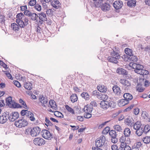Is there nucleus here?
<instances>
[{
    "label": "nucleus",
    "instance_id": "obj_1",
    "mask_svg": "<svg viewBox=\"0 0 150 150\" xmlns=\"http://www.w3.org/2000/svg\"><path fill=\"white\" fill-rule=\"evenodd\" d=\"M117 47H115L111 52L110 56L108 58V61L115 64L118 62V60L120 58V56L119 54V51L117 49Z\"/></svg>",
    "mask_w": 150,
    "mask_h": 150
},
{
    "label": "nucleus",
    "instance_id": "obj_2",
    "mask_svg": "<svg viewBox=\"0 0 150 150\" xmlns=\"http://www.w3.org/2000/svg\"><path fill=\"white\" fill-rule=\"evenodd\" d=\"M130 65V66L134 69V71L138 74H139L141 73V71L143 68V66L142 65L137 64V63H131Z\"/></svg>",
    "mask_w": 150,
    "mask_h": 150
},
{
    "label": "nucleus",
    "instance_id": "obj_3",
    "mask_svg": "<svg viewBox=\"0 0 150 150\" xmlns=\"http://www.w3.org/2000/svg\"><path fill=\"white\" fill-rule=\"evenodd\" d=\"M9 112H6L3 113L0 116V123L4 124L6 122L8 119L9 121Z\"/></svg>",
    "mask_w": 150,
    "mask_h": 150
},
{
    "label": "nucleus",
    "instance_id": "obj_4",
    "mask_svg": "<svg viewBox=\"0 0 150 150\" xmlns=\"http://www.w3.org/2000/svg\"><path fill=\"white\" fill-rule=\"evenodd\" d=\"M105 141V137L103 135L101 136L99 138V139H97L96 141V146L101 147L103 146Z\"/></svg>",
    "mask_w": 150,
    "mask_h": 150
},
{
    "label": "nucleus",
    "instance_id": "obj_5",
    "mask_svg": "<svg viewBox=\"0 0 150 150\" xmlns=\"http://www.w3.org/2000/svg\"><path fill=\"white\" fill-rule=\"evenodd\" d=\"M28 122L26 120H25L20 119L17 121H15V125L16 127H21L27 126Z\"/></svg>",
    "mask_w": 150,
    "mask_h": 150
},
{
    "label": "nucleus",
    "instance_id": "obj_6",
    "mask_svg": "<svg viewBox=\"0 0 150 150\" xmlns=\"http://www.w3.org/2000/svg\"><path fill=\"white\" fill-rule=\"evenodd\" d=\"M41 129L38 127H34L32 128L30 131V134L32 137H36L40 133Z\"/></svg>",
    "mask_w": 150,
    "mask_h": 150
},
{
    "label": "nucleus",
    "instance_id": "obj_7",
    "mask_svg": "<svg viewBox=\"0 0 150 150\" xmlns=\"http://www.w3.org/2000/svg\"><path fill=\"white\" fill-rule=\"evenodd\" d=\"M109 135L111 137V141L112 143H116L118 141V139L116 137V132L115 130H112L110 131L109 133Z\"/></svg>",
    "mask_w": 150,
    "mask_h": 150
},
{
    "label": "nucleus",
    "instance_id": "obj_8",
    "mask_svg": "<svg viewBox=\"0 0 150 150\" xmlns=\"http://www.w3.org/2000/svg\"><path fill=\"white\" fill-rule=\"evenodd\" d=\"M19 116V114L17 112H13L10 113H9V121L13 122L17 119Z\"/></svg>",
    "mask_w": 150,
    "mask_h": 150
},
{
    "label": "nucleus",
    "instance_id": "obj_9",
    "mask_svg": "<svg viewBox=\"0 0 150 150\" xmlns=\"http://www.w3.org/2000/svg\"><path fill=\"white\" fill-rule=\"evenodd\" d=\"M42 137L46 139H51L52 138L51 134L48 130L44 129L42 131Z\"/></svg>",
    "mask_w": 150,
    "mask_h": 150
},
{
    "label": "nucleus",
    "instance_id": "obj_10",
    "mask_svg": "<svg viewBox=\"0 0 150 150\" xmlns=\"http://www.w3.org/2000/svg\"><path fill=\"white\" fill-rule=\"evenodd\" d=\"M33 142L35 145L40 146L44 145L45 144V141L42 138L38 137L34 139Z\"/></svg>",
    "mask_w": 150,
    "mask_h": 150
},
{
    "label": "nucleus",
    "instance_id": "obj_11",
    "mask_svg": "<svg viewBox=\"0 0 150 150\" xmlns=\"http://www.w3.org/2000/svg\"><path fill=\"white\" fill-rule=\"evenodd\" d=\"M28 18L25 16L23 17L18 25L21 28H24L28 24Z\"/></svg>",
    "mask_w": 150,
    "mask_h": 150
},
{
    "label": "nucleus",
    "instance_id": "obj_12",
    "mask_svg": "<svg viewBox=\"0 0 150 150\" xmlns=\"http://www.w3.org/2000/svg\"><path fill=\"white\" fill-rule=\"evenodd\" d=\"M40 101L42 104V106L44 107H46V105H45L48 102V100L46 97H44L42 95H40L39 98Z\"/></svg>",
    "mask_w": 150,
    "mask_h": 150
},
{
    "label": "nucleus",
    "instance_id": "obj_13",
    "mask_svg": "<svg viewBox=\"0 0 150 150\" xmlns=\"http://www.w3.org/2000/svg\"><path fill=\"white\" fill-rule=\"evenodd\" d=\"M110 6L108 3H104L102 4L100 8L102 11L104 12L109 11L110 9Z\"/></svg>",
    "mask_w": 150,
    "mask_h": 150
},
{
    "label": "nucleus",
    "instance_id": "obj_14",
    "mask_svg": "<svg viewBox=\"0 0 150 150\" xmlns=\"http://www.w3.org/2000/svg\"><path fill=\"white\" fill-rule=\"evenodd\" d=\"M38 14L39 15L38 16L39 18L41 21H39V23L40 24H42V21H47V20L46 15L44 12H41L40 13H38Z\"/></svg>",
    "mask_w": 150,
    "mask_h": 150
},
{
    "label": "nucleus",
    "instance_id": "obj_15",
    "mask_svg": "<svg viewBox=\"0 0 150 150\" xmlns=\"http://www.w3.org/2000/svg\"><path fill=\"white\" fill-rule=\"evenodd\" d=\"M115 8L116 10L120 9L123 6L122 2L120 1H116L112 4Z\"/></svg>",
    "mask_w": 150,
    "mask_h": 150
},
{
    "label": "nucleus",
    "instance_id": "obj_16",
    "mask_svg": "<svg viewBox=\"0 0 150 150\" xmlns=\"http://www.w3.org/2000/svg\"><path fill=\"white\" fill-rule=\"evenodd\" d=\"M125 123L126 125L132 127H133L134 122L132 118H127L125 120Z\"/></svg>",
    "mask_w": 150,
    "mask_h": 150
},
{
    "label": "nucleus",
    "instance_id": "obj_17",
    "mask_svg": "<svg viewBox=\"0 0 150 150\" xmlns=\"http://www.w3.org/2000/svg\"><path fill=\"white\" fill-rule=\"evenodd\" d=\"M120 82L126 88L128 87L131 86L130 82L126 79H121Z\"/></svg>",
    "mask_w": 150,
    "mask_h": 150
},
{
    "label": "nucleus",
    "instance_id": "obj_18",
    "mask_svg": "<svg viewBox=\"0 0 150 150\" xmlns=\"http://www.w3.org/2000/svg\"><path fill=\"white\" fill-rule=\"evenodd\" d=\"M140 83H137L138 85H142V84L144 83V86L146 87H148L149 86L150 82L149 81L147 80L146 79H140L139 80Z\"/></svg>",
    "mask_w": 150,
    "mask_h": 150
},
{
    "label": "nucleus",
    "instance_id": "obj_19",
    "mask_svg": "<svg viewBox=\"0 0 150 150\" xmlns=\"http://www.w3.org/2000/svg\"><path fill=\"white\" fill-rule=\"evenodd\" d=\"M116 72L119 74L123 75H127L128 74V72L122 68H118L116 70Z\"/></svg>",
    "mask_w": 150,
    "mask_h": 150
},
{
    "label": "nucleus",
    "instance_id": "obj_20",
    "mask_svg": "<svg viewBox=\"0 0 150 150\" xmlns=\"http://www.w3.org/2000/svg\"><path fill=\"white\" fill-rule=\"evenodd\" d=\"M112 89L114 93L116 95H120L121 93V91L120 88L117 85H115L113 86Z\"/></svg>",
    "mask_w": 150,
    "mask_h": 150
},
{
    "label": "nucleus",
    "instance_id": "obj_21",
    "mask_svg": "<svg viewBox=\"0 0 150 150\" xmlns=\"http://www.w3.org/2000/svg\"><path fill=\"white\" fill-rule=\"evenodd\" d=\"M5 16L2 14L0 15V26L2 28L5 27Z\"/></svg>",
    "mask_w": 150,
    "mask_h": 150
},
{
    "label": "nucleus",
    "instance_id": "obj_22",
    "mask_svg": "<svg viewBox=\"0 0 150 150\" xmlns=\"http://www.w3.org/2000/svg\"><path fill=\"white\" fill-rule=\"evenodd\" d=\"M98 90L100 92L105 93L107 91V88L106 86L103 85H99L97 86Z\"/></svg>",
    "mask_w": 150,
    "mask_h": 150
},
{
    "label": "nucleus",
    "instance_id": "obj_23",
    "mask_svg": "<svg viewBox=\"0 0 150 150\" xmlns=\"http://www.w3.org/2000/svg\"><path fill=\"white\" fill-rule=\"evenodd\" d=\"M83 110L84 113H91L93 110V108L91 105H87L84 106Z\"/></svg>",
    "mask_w": 150,
    "mask_h": 150
},
{
    "label": "nucleus",
    "instance_id": "obj_24",
    "mask_svg": "<svg viewBox=\"0 0 150 150\" xmlns=\"http://www.w3.org/2000/svg\"><path fill=\"white\" fill-rule=\"evenodd\" d=\"M25 16L24 14L22 13H18L16 15L17 19L16 20V22L18 24Z\"/></svg>",
    "mask_w": 150,
    "mask_h": 150
},
{
    "label": "nucleus",
    "instance_id": "obj_25",
    "mask_svg": "<svg viewBox=\"0 0 150 150\" xmlns=\"http://www.w3.org/2000/svg\"><path fill=\"white\" fill-rule=\"evenodd\" d=\"M108 101H102L100 103V107L106 110L108 108Z\"/></svg>",
    "mask_w": 150,
    "mask_h": 150
},
{
    "label": "nucleus",
    "instance_id": "obj_26",
    "mask_svg": "<svg viewBox=\"0 0 150 150\" xmlns=\"http://www.w3.org/2000/svg\"><path fill=\"white\" fill-rule=\"evenodd\" d=\"M51 2L52 6L56 9L58 8L61 6L60 3L57 0H53Z\"/></svg>",
    "mask_w": 150,
    "mask_h": 150
},
{
    "label": "nucleus",
    "instance_id": "obj_27",
    "mask_svg": "<svg viewBox=\"0 0 150 150\" xmlns=\"http://www.w3.org/2000/svg\"><path fill=\"white\" fill-rule=\"evenodd\" d=\"M49 107H51L53 109L55 110L57 107L56 102L53 100H50L49 102Z\"/></svg>",
    "mask_w": 150,
    "mask_h": 150
},
{
    "label": "nucleus",
    "instance_id": "obj_28",
    "mask_svg": "<svg viewBox=\"0 0 150 150\" xmlns=\"http://www.w3.org/2000/svg\"><path fill=\"white\" fill-rule=\"evenodd\" d=\"M17 23H12L11 24V27L13 30L15 32H17L19 30V25Z\"/></svg>",
    "mask_w": 150,
    "mask_h": 150
},
{
    "label": "nucleus",
    "instance_id": "obj_29",
    "mask_svg": "<svg viewBox=\"0 0 150 150\" xmlns=\"http://www.w3.org/2000/svg\"><path fill=\"white\" fill-rule=\"evenodd\" d=\"M123 97L124 99L126 100H131L133 98L132 95L128 93H125L124 94Z\"/></svg>",
    "mask_w": 150,
    "mask_h": 150
},
{
    "label": "nucleus",
    "instance_id": "obj_30",
    "mask_svg": "<svg viewBox=\"0 0 150 150\" xmlns=\"http://www.w3.org/2000/svg\"><path fill=\"white\" fill-rule=\"evenodd\" d=\"M141 126L142 124L141 122L140 121H137L135 123H134L133 127L134 129L135 130H136L139 128H141L142 127Z\"/></svg>",
    "mask_w": 150,
    "mask_h": 150
},
{
    "label": "nucleus",
    "instance_id": "obj_31",
    "mask_svg": "<svg viewBox=\"0 0 150 150\" xmlns=\"http://www.w3.org/2000/svg\"><path fill=\"white\" fill-rule=\"evenodd\" d=\"M124 134L126 137H129L131 134V132L128 128H125L124 131Z\"/></svg>",
    "mask_w": 150,
    "mask_h": 150
},
{
    "label": "nucleus",
    "instance_id": "obj_32",
    "mask_svg": "<svg viewBox=\"0 0 150 150\" xmlns=\"http://www.w3.org/2000/svg\"><path fill=\"white\" fill-rule=\"evenodd\" d=\"M70 99L72 103L76 102L78 99L77 95L75 93L72 94L70 97Z\"/></svg>",
    "mask_w": 150,
    "mask_h": 150
},
{
    "label": "nucleus",
    "instance_id": "obj_33",
    "mask_svg": "<svg viewBox=\"0 0 150 150\" xmlns=\"http://www.w3.org/2000/svg\"><path fill=\"white\" fill-rule=\"evenodd\" d=\"M136 1L135 0H128L127 5L129 7L135 6L136 5Z\"/></svg>",
    "mask_w": 150,
    "mask_h": 150
},
{
    "label": "nucleus",
    "instance_id": "obj_34",
    "mask_svg": "<svg viewBox=\"0 0 150 150\" xmlns=\"http://www.w3.org/2000/svg\"><path fill=\"white\" fill-rule=\"evenodd\" d=\"M128 59H129L130 61L134 62H137L138 60L137 56L134 55L133 54L130 56L128 57Z\"/></svg>",
    "mask_w": 150,
    "mask_h": 150
},
{
    "label": "nucleus",
    "instance_id": "obj_35",
    "mask_svg": "<svg viewBox=\"0 0 150 150\" xmlns=\"http://www.w3.org/2000/svg\"><path fill=\"white\" fill-rule=\"evenodd\" d=\"M129 101L128 100H126L125 99H122L120 100L119 105L120 106H124L129 103Z\"/></svg>",
    "mask_w": 150,
    "mask_h": 150
},
{
    "label": "nucleus",
    "instance_id": "obj_36",
    "mask_svg": "<svg viewBox=\"0 0 150 150\" xmlns=\"http://www.w3.org/2000/svg\"><path fill=\"white\" fill-rule=\"evenodd\" d=\"M143 129V127H142L141 128H139L136 129V131L135 132V134L138 136H141L143 133H144Z\"/></svg>",
    "mask_w": 150,
    "mask_h": 150
},
{
    "label": "nucleus",
    "instance_id": "obj_37",
    "mask_svg": "<svg viewBox=\"0 0 150 150\" xmlns=\"http://www.w3.org/2000/svg\"><path fill=\"white\" fill-rule=\"evenodd\" d=\"M125 54L129 56L133 54L132 49L129 48H126L125 50Z\"/></svg>",
    "mask_w": 150,
    "mask_h": 150
},
{
    "label": "nucleus",
    "instance_id": "obj_38",
    "mask_svg": "<svg viewBox=\"0 0 150 150\" xmlns=\"http://www.w3.org/2000/svg\"><path fill=\"white\" fill-rule=\"evenodd\" d=\"M32 84L30 83H25L24 84V86L25 89L30 90L32 89Z\"/></svg>",
    "mask_w": 150,
    "mask_h": 150
},
{
    "label": "nucleus",
    "instance_id": "obj_39",
    "mask_svg": "<svg viewBox=\"0 0 150 150\" xmlns=\"http://www.w3.org/2000/svg\"><path fill=\"white\" fill-rule=\"evenodd\" d=\"M6 102L8 105H9L11 104L12 105V103L13 102L12 101V98L11 96H9L6 98Z\"/></svg>",
    "mask_w": 150,
    "mask_h": 150
},
{
    "label": "nucleus",
    "instance_id": "obj_40",
    "mask_svg": "<svg viewBox=\"0 0 150 150\" xmlns=\"http://www.w3.org/2000/svg\"><path fill=\"white\" fill-rule=\"evenodd\" d=\"M143 129L144 133L145 134H146L150 130V125H145Z\"/></svg>",
    "mask_w": 150,
    "mask_h": 150
},
{
    "label": "nucleus",
    "instance_id": "obj_41",
    "mask_svg": "<svg viewBox=\"0 0 150 150\" xmlns=\"http://www.w3.org/2000/svg\"><path fill=\"white\" fill-rule=\"evenodd\" d=\"M65 108L69 112L71 113L72 114H74L75 113L74 110L68 105H65Z\"/></svg>",
    "mask_w": 150,
    "mask_h": 150
},
{
    "label": "nucleus",
    "instance_id": "obj_42",
    "mask_svg": "<svg viewBox=\"0 0 150 150\" xmlns=\"http://www.w3.org/2000/svg\"><path fill=\"white\" fill-rule=\"evenodd\" d=\"M81 96L83 97L84 98L86 99V100H88L89 97V95L88 94V93L87 92H83L81 94Z\"/></svg>",
    "mask_w": 150,
    "mask_h": 150
},
{
    "label": "nucleus",
    "instance_id": "obj_43",
    "mask_svg": "<svg viewBox=\"0 0 150 150\" xmlns=\"http://www.w3.org/2000/svg\"><path fill=\"white\" fill-rule=\"evenodd\" d=\"M31 15H30V17L31 18V19L33 21H35L38 18V16L36 13H32Z\"/></svg>",
    "mask_w": 150,
    "mask_h": 150
},
{
    "label": "nucleus",
    "instance_id": "obj_44",
    "mask_svg": "<svg viewBox=\"0 0 150 150\" xmlns=\"http://www.w3.org/2000/svg\"><path fill=\"white\" fill-rule=\"evenodd\" d=\"M143 141L145 144H149L150 142V137L149 136H146L143 139Z\"/></svg>",
    "mask_w": 150,
    "mask_h": 150
},
{
    "label": "nucleus",
    "instance_id": "obj_45",
    "mask_svg": "<svg viewBox=\"0 0 150 150\" xmlns=\"http://www.w3.org/2000/svg\"><path fill=\"white\" fill-rule=\"evenodd\" d=\"M97 1L95 2V6L96 7H101L102 3L103 1V0H97Z\"/></svg>",
    "mask_w": 150,
    "mask_h": 150
},
{
    "label": "nucleus",
    "instance_id": "obj_46",
    "mask_svg": "<svg viewBox=\"0 0 150 150\" xmlns=\"http://www.w3.org/2000/svg\"><path fill=\"white\" fill-rule=\"evenodd\" d=\"M108 96L107 94H101L100 98H99V99L100 100H102L103 101L105 100L108 98Z\"/></svg>",
    "mask_w": 150,
    "mask_h": 150
},
{
    "label": "nucleus",
    "instance_id": "obj_47",
    "mask_svg": "<svg viewBox=\"0 0 150 150\" xmlns=\"http://www.w3.org/2000/svg\"><path fill=\"white\" fill-rule=\"evenodd\" d=\"M54 115L57 117L59 118H63L64 115L61 112L56 111L54 112Z\"/></svg>",
    "mask_w": 150,
    "mask_h": 150
},
{
    "label": "nucleus",
    "instance_id": "obj_48",
    "mask_svg": "<svg viewBox=\"0 0 150 150\" xmlns=\"http://www.w3.org/2000/svg\"><path fill=\"white\" fill-rule=\"evenodd\" d=\"M110 128L109 127H107L103 130L102 132V133L103 134H107L110 130Z\"/></svg>",
    "mask_w": 150,
    "mask_h": 150
},
{
    "label": "nucleus",
    "instance_id": "obj_49",
    "mask_svg": "<svg viewBox=\"0 0 150 150\" xmlns=\"http://www.w3.org/2000/svg\"><path fill=\"white\" fill-rule=\"evenodd\" d=\"M34 8L36 10L39 11H40L42 9L41 6L38 4H36L34 6Z\"/></svg>",
    "mask_w": 150,
    "mask_h": 150
},
{
    "label": "nucleus",
    "instance_id": "obj_50",
    "mask_svg": "<svg viewBox=\"0 0 150 150\" xmlns=\"http://www.w3.org/2000/svg\"><path fill=\"white\" fill-rule=\"evenodd\" d=\"M12 106L14 108H22V106L19 103H16L15 102L12 103Z\"/></svg>",
    "mask_w": 150,
    "mask_h": 150
},
{
    "label": "nucleus",
    "instance_id": "obj_51",
    "mask_svg": "<svg viewBox=\"0 0 150 150\" xmlns=\"http://www.w3.org/2000/svg\"><path fill=\"white\" fill-rule=\"evenodd\" d=\"M36 4V0H30L28 3V5L32 6H34Z\"/></svg>",
    "mask_w": 150,
    "mask_h": 150
},
{
    "label": "nucleus",
    "instance_id": "obj_52",
    "mask_svg": "<svg viewBox=\"0 0 150 150\" xmlns=\"http://www.w3.org/2000/svg\"><path fill=\"white\" fill-rule=\"evenodd\" d=\"M114 129L117 131L120 132L122 130L121 127L119 125H116L114 126Z\"/></svg>",
    "mask_w": 150,
    "mask_h": 150
},
{
    "label": "nucleus",
    "instance_id": "obj_53",
    "mask_svg": "<svg viewBox=\"0 0 150 150\" xmlns=\"http://www.w3.org/2000/svg\"><path fill=\"white\" fill-rule=\"evenodd\" d=\"M45 122L46 123L45 124V125L47 126L48 125L50 126H52L53 124L47 117H45Z\"/></svg>",
    "mask_w": 150,
    "mask_h": 150
},
{
    "label": "nucleus",
    "instance_id": "obj_54",
    "mask_svg": "<svg viewBox=\"0 0 150 150\" xmlns=\"http://www.w3.org/2000/svg\"><path fill=\"white\" fill-rule=\"evenodd\" d=\"M149 73V72L148 71L142 69L141 73L139 74L142 75H146L148 74Z\"/></svg>",
    "mask_w": 150,
    "mask_h": 150
},
{
    "label": "nucleus",
    "instance_id": "obj_55",
    "mask_svg": "<svg viewBox=\"0 0 150 150\" xmlns=\"http://www.w3.org/2000/svg\"><path fill=\"white\" fill-rule=\"evenodd\" d=\"M91 113H84V116L85 118H89L91 117L92 115L91 114Z\"/></svg>",
    "mask_w": 150,
    "mask_h": 150
},
{
    "label": "nucleus",
    "instance_id": "obj_56",
    "mask_svg": "<svg viewBox=\"0 0 150 150\" xmlns=\"http://www.w3.org/2000/svg\"><path fill=\"white\" fill-rule=\"evenodd\" d=\"M32 13L30 11L28 10H26L24 12V15L28 17H30V15H31V14Z\"/></svg>",
    "mask_w": 150,
    "mask_h": 150
},
{
    "label": "nucleus",
    "instance_id": "obj_57",
    "mask_svg": "<svg viewBox=\"0 0 150 150\" xmlns=\"http://www.w3.org/2000/svg\"><path fill=\"white\" fill-rule=\"evenodd\" d=\"M108 108L109 107L111 108L114 107L115 103L112 101H109L108 102Z\"/></svg>",
    "mask_w": 150,
    "mask_h": 150
},
{
    "label": "nucleus",
    "instance_id": "obj_58",
    "mask_svg": "<svg viewBox=\"0 0 150 150\" xmlns=\"http://www.w3.org/2000/svg\"><path fill=\"white\" fill-rule=\"evenodd\" d=\"M3 72H5V74L7 76L9 79H13V78L11 74L9 73H8L6 71H4L3 70L2 71Z\"/></svg>",
    "mask_w": 150,
    "mask_h": 150
},
{
    "label": "nucleus",
    "instance_id": "obj_59",
    "mask_svg": "<svg viewBox=\"0 0 150 150\" xmlns=\"http://www.w3.org/2000/svg\"><path fill=\"white\" fill-rule=\"evenodd\" d=\"M125 137H126L125 135L122 136L119 139L120 142L121 143H125V142L126 140Z\"/></svg>",
    "mask_w": 150,
    "mask_h": 150
},
{
    "label": "nucleus",
    "instance_id": "obj_60",
    "mask_svg": "<svg viewBox=\"0 0 150 150\" xmlns=\"http://www.w3.org/2000/svg\"><path fill=\"white\" fill-rule=\"evenodd\" d=\"M0 65L6 69L8 68L7 65L1 60H0Z\"/></svg>",
    "mask_w": 150,
    "mask_h": 150
},
{
    "label": "nucleus",
    "instance_id": "obj_61",
    "mask_svg": "<svg viewBox=\"0 0 150 150\" xmlns=\"http://www.w3.org/2000/svg\"><path fill=\"white\" fill-rule=\"evenodd\" d=\"M134 106V105L132 104L130 105L129 107L125 109L124 110V112H126L129 111Z\"/></svg>",
    "mask_w": 150,
    "mask_h": 150
},
{
    "label": "nucleus",
    "instance_id": "obj_62",
    "mask_svg": "<svg viewBox=\"0 0 150 150\" xmlns=\"http://www.w3.org/2000/svg\"><path fill=\"white\" fill-rule=\"evenodd\" d=\"M14 84L18 87H20L21 85L20 83L17 81H13Z\"/></svg>",
    "mask_w": 150,
    "mask_h": 150
},
{
    "label": "nucleus",
    "instance_id": "obj_63",
    "mask_svg": "<svg viewBox=\"0 0 150 150\" xmlns=\"http://www.w3.org/2000/svg\"><path fill=\"white\" fill-rule=\"evenodd\" d=\"M91 105L92 107H96L97 106V103L96 101L95 100H93L91 101L90 104Z\"/></svg>",
    "mask_w": 150,
    "mask_h": 150
},
{
    "label": "nucleus",
    "instance_id": "obj_64",
    "mask_svg": "<svg viewBox=\"0 0 150 150\" xmlns=\"http://www.w3.org/2000/svg\"><path fill=\"white\" fill-rule=\"evenodd\" d=\"M53 12L52 9H47V10L46 11V13L48 16L52 15Z\"/></svg>",
    "mask_w": 150,
    "mask_h": 150
}]
</instances>
